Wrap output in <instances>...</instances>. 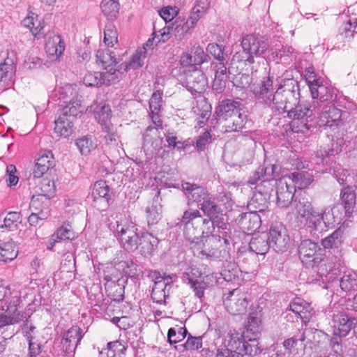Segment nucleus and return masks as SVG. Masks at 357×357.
Listing matches in <instances>:
<instances>
[{"mask_svg":"<svg viewBox=\"0 0 357 357\" xmlns=\"http://www.w3.org/2000/svg\"><path fill=\"white\" fill-rule=\"evenodd\" d=\"M91 198L92 205L100 211H106L110 205L112 195L110 187L103 180L96 181L92 188Z\"/></svg>","mask_w":357,"mask_h":357,"instance_id":"nucleus-12","label":"nucleus"},{"mask_svg":"<svg viewBox=\"0 0 357 357\" xmlns=\"http://www.w3.org/2000/svg\"><path fill=\"white\" fill-rule=\"evenodd\" d=\"M225 345L233 351L243 353L248 357H254L259 354L263 349L259 346L256 338L246 337L244 333H241L236 330H230L225 337Z\"/></svg>","mask_w":357,"mask_h":357,"instance_id":"nucleus-3","label":"nucleus"},{"mask_svg":"<svg viewBox=\"0 0 357 357\" xmlns=\"http://www.w3.org/2000/svg\"><path fill=\"white\" fill-rule=\"evenodd\" d=\"M82 337V330L79 327L69 328L62 335L61 344L63 351L68 354L74 353Z\"/></svg>","mask_w":357,"mask_h":357,"instance_id":"nucleus-23","label":"nucleus"},{"mask_svg":"<svg viewBox=\"0 0 357 357\" xmlns=\"http://www.w3.org/2000/svg\"><path fill=\"white\" fill-rule=\"evenodd\" d=\"M299 86L294 79H283L275 92V109L286 110L288 103H294L299 99Z\"/></svg>","mask_w":357,"mask_h":357,"instance_id":"nucleus-5","label":"nucleus"},{"mask_svg":"<svg viewBox=\"0 0 357 357\" xmlns=\"http://www.w3.org/2000/svg\"><path fill=\"white\" fill-rule=\"evenodd\" d=\"M181 189L187 199V204L190 206L197 203L199 209L210 219L216 217L220 212V207L215 202V197L206 188L185 182L181 184Z\"/></svg>","mask_w":357,"mask_h":357,"instance_id":"nucleus-1","label":"nucleus"},{"mask_svg":"<svg viewBox=\"0 0 357 357\" xmlns=\"http://www.w3.org/2000/svg\"><path fill=\"white\" fill-rule=\"evenodd\" d=\"M314 266H317L316 271L323 283L333 282L337 277L339 271L335 268L334 264L328 259H321Z\"/></svg>","mask_w":357,"mask_h":357,"instance_id":"nucleus-29","label":"nucleus"},{"mask_svg":"<svg viewBox=\"0 0 357 357\" xmlns=\"http://www.w3.org/2000/svg\"><path fill=\"white\" fill-rule=\"evenodd\" d=\"M22 24L29 29L34 36L39 35L44 28V23L38 19V15L30 9L22 21Z\"/></svg>","mask_w":357,"mask_h":357,"instance_id":"nucleus-38","label":"nucleus"},{"mask_svg":"<svg viewBox=\"0 0 357 357\" xmlns=\"http://www.w3.org/2000/svg\"><path fill=\"white\" fill-rule=\"evenodd\" d=\"M238 224L244 233L252 234L261 225V216L252 211L241 213L238 218Z\"/></svg>","mask_w":357,"mask_h":357,"instance_id":"nucleus-24","label":"nucleus"},{"mask_svg":"<svg viewBox=\"0 0 357 357\" xmlns=\"http://www.w3.org/2000/svg\"><path fill=\"white\" fill-rule=\"evenodd\" d=\"M295 106L287 112V116L293 119V125L297 123L301 125V128H298V131L304 132L309 129V122L312 121L317 112V108L313 109L310 103L307 101H298L294 103Z\"/></svg>","mask_w":357,"mask_h":357,"instance_id":"nucleus-7","label":"nucleus"},{"mask_svg":"<svg viewBox=\"0 0 357 357\" xmlns=\"http://www.w3.org/2000/svg\"><path fill=\"white\" fill-rule=\"evenodd\" d=\"M149 277L154 282L151 298L153 302L162 304L167 297V287L170 284V278L162 277L158 271H151Z\"/></svg>","mask_w":357,"mask_h":357,"instance_id":"nucleus-18","label":"nucleus"},{"mask_svg":"<svg viewBox=\"0 0 357 357\" xmlns=\"http://www.w3.org/2000/svg\"><path fill=\"white\" fill-rule=\"evenodd\" d=\"M292 181L289 177L282 176L277 181V204L280 208H287L294 199L296 190L292 186Z\"/></svg>","mask_w":357,"mask_h":357,"instance_id":"nucleus-14","label":"nucleus"},{"mask_svg":"<svg viewBox=\"0 0 357 357\" xmlns=\"http://www.w3.org/2000/svg\"><path fill=\"white\" fill-rule=\"evenodd\" d=\"M211 67L215 71V78L212 84V89L216 93L224 91L227 79V67L223 62H212Z\"/></svg>","mask_w":357,"mask_h":357,"instance_id":"nucleus-27","label":"nucleus"},{"mask_svg":"<svg viewBox=\"0 0 357 357\" xmlns=\"http://www.w3.org/2000/svg\"><path fill=\"white\" fill-rule=\"evenodd\" d=\"M356 319L344 313L333 315L332 326L335 335L345 337L356 324Z\"/></svg>","mask_w":357,"mask_h":357,"instance_id":"nucleus-25","label":"nucleus"},{"mask_svg":"<svg viewBox=\"0 0 357 357\" xmlns=\"http://www.w3.org/2000/svg\"><path fill=\"white\" fill-rule=\"evenodd\" d=\"M341 289L345 292L357 291V272L347 271L344 273L340 280Z\"/></svg>","mask_w":357,"mask_h":357,"instance_id":"nucleus-46","label":"nucleus"},{"mask_svg":"<svg viewBox=\"0 0 357 357\" xmlns=\"http://www.w3.org/2000/svg\"><path fill=\"white\" fill-rule=\"evenodd\" d=\"M270 248L268 234L266 233H262L252 237L249 243L250 250L257 255L266 254Z\"/></svg>","mask_w":357,"mask_h":357,"instance_id":"nucleus-35","label":"nucleus"},{"mask_svg":"<svg viewBox=\"0 0 357 357\" xmlns=\"http://www.w3.org/2000/svg\"><path fill=\"white\" fill-rule=\"evenodd\" d=\"M15 66L12 59H6L0 63V90H5L13 84Z\"/></svg>","mask_w":357,"mask_h":357,"instance_id":"nucleus-28","label":"nucleus"},{"mask_svg":"<svg viewBox=\"0 0 357 357\" xmlns=\"http://www.w3.org/2000/svg\"><path fill=\"white\" fill-rule=\"evenodd\" d=\"M45 49L49 59L56 61L63 53L65 43L59 35L50 32L45 36Z\"/></svg>","mask_w":357,"mask_h":357,"instance_id":"nucleus-20","label":"nucleus"},{"mask_svg":"<svg viewBox=\"0 0 357 357\" xmlns=\"http://www.w3.org/2000/svg\"><path fill=\"white\" fill-rule=\"evenodd\" d=\"M93 111L94 117L100 124L102 130L106 133L105 139L107 144H110L116 141V133L111 122L112 110L110 107L105 103L95 104L91 106Z\"/></svg>","mask_w":357,"mask_h":357,"instance_id":"nucleus-6","label":"nucleus"},{"mask_svg":"<svg viewBox=\"0 0 357 357\" xmlns=\"http://www.w3.org/2000/svg\"><path fill=\"white\" fill-rule=\"evenodd\" d=\"M73 120L59 114L55 121L54 132L59 137H68L73 132Z\"/></svg>","mask_w":357,"mask_h":357,"instance_id":"nucleus-40","label":"nucleus"},{"mask_svg":"<svg viewBox=\"0 0 357 357\" xmlns=\"http://www.w3.org/2000/svg\"><path fill=\"white\" fill-rule=\"evenodd\" d=\"M206 222L208 221L203 218L198 209L190 208L183 212L178 225L183 228V236L190 243V249L192 248L194 244H197L201 241L200 237L204 231L200 226Z\"/></svg>","mask_w":357,"mask_h":357,"instance_id":"nucleus-2","label":"nucleus"},{"mask_svg":"<svg viewBox=\"0 0 357 357\" xmlns=\"http://www.w3.org/2000/svg\"><path fill=\"white\" fill-rule=\"evenodd\" d=\"M100 8L103 15L108 20L116 19L119 11V0H102Z\"/></svg>","mask_w":357,"mask_h":357,"instance_id":"nucleus-47","label":"nucleus"},{"mask_svg":"<svg viewBox=\"0 0 357 357\" xmlns=\"http://www.w3.org/2000/svg\"><path fill=\"white\" fill-rule=\"evenodd\" d=\"M76 145L82 155H88L96 147L92 137L89 136H84L77 139Z\"/></svg>","mask_w":357,"mask_h":357,"instance_id":"nucleus-54","label":"nucleus"},{"mask_svg":"<svg viewBox=\"0 0 357 357\" xmlns=\"http://www.w3.org/2000/svg\"><path fill=\"white\" fill-rule=\"evenodd\" d=\"M289 310L294 313L296 319H300L305 325H307L315 314L311 305L301 298H294L289 304Z\"/></svg>","mask_w":357,"mask_h":357,"instance_id":"nucleus-21","label":"nucleus"},{"mask_svg":"<svg viewBox=\"0 0 357 357\" xmlns=\"http://www.w3.org/2000/svg\"><path fill=\"white\" fill-rule=\"evenodd\" d=\"M344 241V231L340 227L331 235L321 240V245L325 249L339 248Z\"/></svg>","mask_w":357,"mask_h":357,"instance_id":"nucleus-43","label":"nucleus"},{"mask_svg":"<svg viewBox=\"0 0 357 357\" xmlns=\"http://www.w3.org/2000/svg\"><path fill=\"white\" fill-rule=\"evenodd\" d=\"M196 13L199 12L191 11L190 16L186 20L178 17L173 22L174 36L177 40H182L187 33H190L195 27L200 20L199 15H197Z\"/></svg>","mask_w":357,"mask_h":357,"instance_id":"nucleus-22","label":"nucleus"},{"mask_svg":"<svg viewBox=\"0 0 357 357\" xmlns=\"http://www.w3.org/2000/svg\"><path fill=\"white\" fill-rule=\"evenodd\" d=\"M137 230L136 224L128 220L117 221L116 226L114 227V236L128 252H134L138 248L140 236Z\"/></svg>","mask_w":357,"mask_h":357,"instance_id":"nucleus-4","label":"nucleus"},{"mask_svg":"<svg viewBox=\"0 0 357 357\" xmlns=\"http://www.w3.org/2000/svg\"><path fill=\"white\" fill-rule=\"evenodd\" d=\"M104 71L100 72L101 81L102 85L109 86L118 82L123 73V68L120 65L118 68L116 66L109 68H103Z\"/></svg>","mask_w":357,"mask_h":357,"instance_id":"nucleus-44","label":"nucleus"},{"mask_svg":"<svg viewBox=\"0 0 357 357\" xmlns=\"http://www.w3.org/2000/svg\"><path fill=\"white\" fill-rule=\"evenodd\" d=\"M222 239L225 243H228L227 238L219 235H211L206 237L204 240L202 238L201 241L198 242L197 244H194L191 249L194 256L202 259L219 258L220 255L218 244H221Z\"/></svg>","mask_w":357,"mask_h":357,"instance_id":"nucleus-8","label":"nucleus"},{"mask_svg":"<svg viewBox=\"0 0 357 357\" xmlns=\"http://www.w3.org/2000/svg\"><path fill=\"white\" fill-rule=\"evenodd\" d=\"M284 176L289 177L290 180L292 181V186H294V189H305L310 185L313 181V176L312 174L307 172H293L289 175H284Z\"/></svg>","mask_w":357,"mask_h":357,"instance_id":"nucleus-41","label":"nucleus"},{"mask_svg":"<svg viewBox=\"0 0 357 357\" xmlns=\"http://www.w3.org/2000/svg\"><path fill=\"white\" fill-rule=\"evenodd\" d=\"M245 117L240 112H238V114L233 116L231 118V121L227 124V131L237 132L241 130L245 126Z\"/></svg>","mask_w":357,"mask_h":357,"instance_id":"nucleus-55","label":"nucleus"},{"mask_svg":"<svg viewBox=\"0 0 357 357\" xmlns=\"http://www.w3.org/2000/svg\"><path fill=\"white\" fill-rule=\"evenodd\" d=\"M311 96L313 99H317L313 102L314 107L319 108L317 102L319 105H326V103H332L334 100L333 89L323 84L321 81L318 84H313L311 86Z\"/></svg>","mask_w":357,"mask_h":357,"instance_id":"nucleus-26","label":"nucleus"},{"mask_svg":"<svg viewBox=\"0 0 357 357\" xmlns=\"http://www.w3.org/2000/svg\"><path fill=\"white\" fill-rule=\"evenodd\" d=\"M224 305L231 314H243L248 305L246 294L238 289H234L224 298Z\"/></svg>","mask_w":357,"mask_h":357,"instance_id":"nucleus-15","label":"nucleus"},{"mask_svg":"<svg viewBox=\"0 0 357 357\" xmlns=\"http://www.w3.org/2000/svg\"><path fill=\"white\" fill-rule=\"evenodd\" d=\"M145 212L148 225H154L161 218L162 206L153 200L150 206L146 207Z\"/></svg>","mask_w":357,"mask_h":357,"instance_id":"nucleus-48","label":"nucleus"},{"mask_svg":"<svg viewBox=\"0 0 357 357\" xmlns=\"http://www.w3.org/2000/svg\"><path fill=\"white\" fill-rule=\"evenodd\" d=\"M317 103H319L317 102ZM317 114L318 115L320 126H326L331 128H337L343 124L344 117L347 112L335 107L332 103L321 105L317 104Z\"/></svg>","mask_w":357,"mask_h":357,"instance_id":"nucleus-10","label":"nucleus"},{"mask_svg":"<svg viewBox=\"0 0 357 357\" xmlns=\"http://www.w3.org/2000/svg\"><path fill=\"white\" fill-rule=\"evenodd\" d=\"M146 55L147 52L145 46L138 49L128 63L121 64L123 72H127L130 70H135L141 68L144 63V61L146 59Z\"/></svg>","mask_w":357,"mask_h":357,"instance_id":"nucleus-45","label":"nucleus"},{"mask_svg":"<svg viewBox=\"0 0 357 357\" xmlns=\"http://www.w3.org/2000/svg\"><path fill=\"white\" fill-rule=\"evenodd\" d=\"M261 331V315L259 312H252L249 314L248 324L244 334L246 337H252L257 338Z\"/></svg>","mask_w":357,"mask_h":357,"instance_id":"nucleus-36","label":"nucleus"},{"mask_svg":"<svg viewBox=\"0 0 357 357\" xmlns=\"http://www.w3.org/2000/svg\"><path fill=\"white\" fill-rule=\"evenodd\" d=\"M341 200L346 213H350L356 203V194L351 188L347 187L343 189L341 193Z\"/></svg>","mask_w":357,"mask_h":357,"instance_id":"nucleus-52","label":"nucleus"},{"mask_svg":"<svg viewBox=\"0 0 357 357\" xmlns=\"http://www.w3.org/2000/svg\"><path fill=\"white\" fill-rule=\"evenodd\" d=\"M26 339L29 341L28 357H45L41 347L39 344L32 342V337L29 333H26Z\"/></svg>","mask_w":357,"mask_h":357,"instance_id":"nucleus-64","label":"nucleus"},{"mask_svg":"<svg viewBox=\"0 0 357 357\" xmlns=\"http://www.w3.org/2000/svg\"><path fill=\"white\" fill-rule=\"evenodd\" d=\"M158 239L150 233L142 234L139 237L138 248L140 254L146 257L151 256L156 249Z\"/></svg>","mask_w":357,"mask_h":357,"instance_id":"nucleus-34","label":"nucleus"},{"mask_svg":"<svg viewBox=\"0 0 357 357\" xmlns=\"http://www.w3.org/2000/svg\"><path fill=\"white\" fill-rule=\"evenodd\" d=\"M319 250L317 243L311 240L301 241L298 246V255L303 264L314 268L321 260L320 254L317 252Z\"/></svg>","mask_w":357,"mask_h":357,"instance_id":"nucleus-16","label":"nucleus"},{"mask_svg":"<svg viewBox=\"0 0 357 357\" xmlns=\"http://www.w3.org/2000/svg\"><path fill=\"white\" fill-rule=\"evenodd\" d=\"M17 256V251L10 244L5 243L3 246H0V261H10L15 259Z\"/></svg>","mask_w":357,"mask_h":357,"instance_id":"nucleus-60","label":"nucleus"},{"mask_svg":"<svg viewBox=\"0 0 357 357\" xmlns=\"http://www.w3.org/2000/svg\"><path fill=\"white\" fill-rule=\"evenodd\" d=\"M117 31L112 24L106 25L104 31V43L108 47H113L117 43Z\"/></svg>","mask_w":357,"mask_h":357,"instance_id":"nucleus-57","label":"nucleus"},{"mask_svg":"<svg viewBox=\"0 0 357 357\" xmlns=\"http://www.w3.org/2000/svg\"><path fill=\"white\" fill-rule=\"evenodd\" d=\"M251 91L258 102L275 109V88L273 77H264L251 87Z\"/></svg>","mask_w":357,"mask_h":357,"instance_id":"nucleus-9","label":"nucleus"},{"mask_svg":"<svg viewBox=\"0 0 357 357\" xmlns=\"http://www.w3.org/2000/svg\"><path fill=\"white\" fill-rule=\"evenodd\" d=\"M321 213L322 222L326 228L334 227L336 224L340 223L341 217L337 207H325Z\"/></svg>","mask_w":357,"mask_h":357,"instance_id":"nucleus-42","label":"nucleus"},{"mask_svg":"<svg viewBox=\"0 0 357 357\" xmlns=\"http://www.w3.org/2000/svg\"><path fill=\"white\" fill-rule=\"evenodd\" d=\"M188 331L185 327L170 328L167 333V339L170 344L182 341L186 336Z\"/></svg>","mask_w":357,"mask_h":357,"instance_id":"nucleus-53","label":"nucleus"},{"mask_svg":"<svg viewBox=\"0 0 357 357\" xmlns=\"http://www.w3.org/2000/svg\"><path fill=\"white\" fill-rule=\"evenodd\" d=\"M191 54L193 58L194 64L201 65L208 61V56L200 46H194L192 48Z\"/></svg>","mask_w":357,"mask_h":357,"instance_id":"nucleus-62","label":"nucleus"},{"mask_svg":"<svg viewBox=\"0 0 357 357\" xmlns=\"http://www.w3.org/2000/svg\"><path fill=\"white\" fill-rule=\"evenodd\" d=\"M36 162L41 163L43 166H47L49 169L52 168L54 166V158L52 152L49 150L41 151L36 159Z\"/></svg>","mask_w":357,"mask_h":357,"instance_id":"nucleus-63","label":"nucleus"},{"mask_svg":"<svg viewBox=\"0 0 357 357\" xmlns=\"http://www.w3.org/2000/svg\"><path fill=\"white\" fill-rule=\"evenodd\" d=\"M153 34L154 35L153 40L157 38V43L167 42L170 38L172 35L174 36V29L173 28V23L171 25L164 26L158 32L154 31Z\"/></svg>","mask_w":357,"mask_h":357,"instance_id":"nucleus-59","label":"nucleus"},{"mask_svg":"<svg viewBox=\"0 0 357 357\" xmlns=\"http://www.w3.org/2000/svg\"><path fill=\"white\" fill-rule=\"evenodd\" d=\"M162 90H156L153 93L149 100L150 117L153 123L158 127L162 126V121L159 115L162 107Z\"/></svg>","mask_w":357,"mask_h":357,"instance_id":"nucleus-32","label":"nucleus"},{"mask_svg":"<svg viewBox=\"0 0 357 357\" xmlns=\"http://www.w3.org/2000/svg\"><path fill=\"white\" fill-rule=\"evenodd\" d=\"M240 112V103L231 100L220 102L215 109V114L220 120L227 121Z\"/></svg>","mask_w":357,"mask_h":357,"instance_id":"nucleus-30","label":"nucleus"},{"mask_svg":"<svg viewBox=\"0 0 357 357\" xmlns=\"http://www.w3.org/2000/svg\"><path fill=\"white\" fill-rule=\"evenodd\" d=\"M357 33V19L350 18L342 26L341 35L346 38H351Z\"/></svg>","mask_w":357,"mask_h":357,"instance_id":"nucleus-56","label":"nucleus"},{"mask_svg":"<svg viewBox=\"0 0 357 357\" xmlns=\"http://www.w3.org/2000/svg\"><path fill=\"white\" fill-rule=\"evenodd\" d=\"M192 111L202 119V120L197 121V125L199 128H202L209 116L211 105L207 102L204 97L199 96V99L196 101V105L192 107Z\"/></svg>","mask_w":357,"mask_h":357,"instance_id":"nucleus-39","label":"nucleus"},{"mask_svg":"<svg viewBox=\"0 0 357 357\" xmlns=\"http://www.w3.org/2000/svg\"><path fill=\"white\" fill-rule=\"evenodd\" d=\"M82 96L75 94L68 104L62 108L60 114L74 120L85 110V107L82 105Z\"/></svg>","mask_w":357,"mask_h":357,"instance_id":"nucleus-31","label":"nucleus"},{"mask_svg":"<svg viewBox=\"0 0 357 357\" xmlns=\"http://www.w3.org/2000/svg\"><path fill=\"white\" fill-rule=\"evenodd\" d=\"M305 226L313 231H317L321 227L322 216L321 213L317 211L314 208L304 218Z\"/></svg>","mask_w":357,"mask_h":357,"instance_id":"nucleus-51","label":"nucleus"},{"mask_svg":"<svg viewBox=\"0 0 357 357\" xmlns=\"http://www.w3.org/2000/svg\"><path fill=\"white\" fill-rule=\"evenodd\" d=\"M291 208L293 213L298 219H304L314 208L311 202L305 197L295 198Z\"/></svg>","mask_w":357,"mask_h":357,"instance_id":"nucleus-37","label":"nucleus"},{"mask_svg":"<svg viewBox=\"0 0 357 357\" xmlns=\"http://www.w3.org/2000/svg\"><path fill=\"white\" fill-rule=\"evenodd\" d=\"M202 347V337H193L189 335L185 343L181 344L176 347V349L179 352L182 353L185 351H195L197 350Z\"/></svg>","mask_w":357,"mask_h":357,"instance_id":"nucleus-50","label":"nucleus"},{"mask_svg":"<svg viewBox=\"0 0 357 357\" xmlns=\"http://www.w3.org/2000/svg\"><path fill=\"white\" fill-rule=\"evenodd\" d=\"M83 83L86 86H102L100 72H90L86 73L83 78Z\"/></svg>","mask_w":357,"mask_h":357,"instance_id":"nucleus-61","label":"nucleus"},{"mask_svg":"<svg viewBox=\"0 0 357 357\" xmlns=\"http://www.w3.org/2000/svg\"><path fill=\"white\" fill-rule=\"evenodd\" d=\"M268 234V241L277 252H282L287 250L289 244V236L286 228L282 224L272 225Z\"/></svg>","mask_w":357,"mask_h":357,"instance_id":"nucleus-13","label":"nucleus"},{"mask_svg":"<svg viewBox=\"0 0 357 357\" xmlns=\"http://www.w3.org/2000/svg\"><path fill=\"white\" fill-rule=\"evenodd\" d=\"M0 293L3 294L1 296V308L8 315L20 317L18 312V306L20 302V295L18 291L11 290L8 287H0Z\"/></svg>","mask_w":357,"mask_h":357,"instance_id":"nucleus-17","label":"nucleus"},{"mask_svg":"<svg viewBox=\"0 0 357 357\" xmlns=\"http://www.w3.org/2000/svg\"><path fill=\"white\" fill-rule=\"evenodd\" d=\"M257 192H255L252 197L248 204V208L250 211L257 213H264L267 211L268 202L267 201V193L262 192L260 186L257 187Z\"/></svg>","mask_w":357,"mask_h":357,"instance_id":"nucleus-33","label":"nucleus"},{"mask_svg":"<svg viewBox=\"0 0 357 357\" xmlns=\"http://www.w3.org/2000/svg\"><path fill=\"white\" fill-rule=\"evenodd\" d=\"M97 63L103 68H109L116 65L115 55L109 50H99L96 53Z\"/></svg>","mask_w":357,"mask_h":357,"instance_id":"nucleus-49","label":"nucleus"},{"mask_svg":"<svg viewBox=\"0 0 357 357\" xmlns=\"http://www.w3.org/2000/svg\"><path fill=\"white\" fill-rule=\"evenodd\" d=\"M241 46L243 52L247 55L245 61L249 64L255 62V56H263L268 48L266 41L262 38L257 37L252 34L247 35L243 38Z\"/></svg>","mask_w":357,"mask_h":357,"instance_id":"nucleus-11","label":"nucleus"},{"mask_svg":"<svg viewBox=\"0 0 357 357\" xmlns=\"http://www.w3.org/2000/svg\"><path fill=\"white\" fill-rule=\"evenodd\" d=\"M107 349L109 352L112 353V357H121L125 354L127 349L126 342L123 341L116 340L110 342L107 344Z\"/></svg>","mask_w":357,"mask_h":357,"instance_id":"nucleus-58","label":"nucleus"},{"mask_svg":"<svg viewBox=\"0 0 357 357\" xmlns=\"http://www.w3.org/2000/svg\"><path fill=\"white\" fill-rule=\"evenodd\" d=\"M185 86L192 94H201L208 87V79L202 70L195 68L186 75Z\"/></svg>","mask_w":357,"mask_h":357,"instance_id":"nucleus-19","label":"nucleus"}]
</instances>
